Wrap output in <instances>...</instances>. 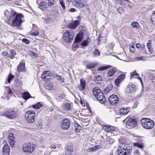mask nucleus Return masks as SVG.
I'll use <instances>...</instances> for the list:
<instances>
[{
  "mask_svg": "<svg viewBox=\"0 0 155 155\" xmlns=\"http://www.w3.org/2000/svg\"><path fill=\"white\" fill-rule=\"evenodd\" d=\"M92 91L94 95L100 103L103 104L106 102V99L103 93L98 87L94 88Z\"/></svg>",
  "mask_w": 155,
  "mask_h": 155,
  "instance_id": "obj_1",
  "label": "nucleus"
},
{
  "mask_svg": "<svg viewBox=\"0 0 155 155\" xmlns=\"http://www.w3.org/2000/svg\"><path fill=\"white\" fill-rule=\"evenodd\" d=\"M140 123L143 127L147 129H152L154 124L153 120L147 118L142 119L140 120Z\"/></svg>",
  "mask_w": 155,
  "mask_h": 155,
  "instance_id": "obj_2",
  "label": "nucleus"
},
{
  "mask_svg": "<svg viewBox=\"0 0 155 155\" xmlns=\"http://www.w3.org/2000/svg\"><path fill=\"white\" fill-rule=\"evenodd\" d=\"M74 33L72 31L66 30L64 33L63 36V39L66 42H71L73 39Z\"/></svg>",
  "mask_w": 155,
  "mask_h": 155,
  "instance_id": "obj_3",
  "label": "nucleus"
},
{
  "mask_svg": "<svg viewBox=\"0 0 155 155\" xmlns=\"http://www.w3.org/2000/svg\"><path fill=\"white\" fill-rule=\"evenodd\" d=\"M23 17V16L21 14L19 13L16 15L12 21V26L18 27H20L22 22L21 18Z\"/></svg>",
  "mask_w": 155,
  "mask_h": 155,
  "instance_id": "obj_4",
  "label": "nucleus"
},
{
  "mask_svg": "<svg viewBox=\"0 0 155 155\" xmlns=\"http://www.w3.org/2000/svg\"><path fill=\"white\" fill-rule=\"evenodd\" d=\"M35 145L32 143L25 144L22 146V150L25 152L30 153L34 150Z\"/></svg>",
  "mask_w": 155,
  "mask_h": 155,
  "instance_id": "obj_5",
  "label": "nucleus"
},
{
  "mask_svg": "<svg viewBox=\"0 0 155 155\" xmlns=\"http://www.w3.org/2000/svg\"><path fill=\"white\" fill-rule=\"evenodd\" d=\"M124 147H122L121 146H119L117 149L118 155H126L127 153H128L131 150L130 147L128 146H124Z\"/></svg>",
  "mask_w": 155,
  "mask_h": 155,
  "instance_id": "obj_6",
  "label": "nucleus"
},
{
  "mask_svg": "<svg viewBox=\"0 0 155 155\" xmlns=\"http://www.w3.org/2000/svg\"><path fill=\"white\" fill-rule=\"evenodd\" d=\"M16 114L15 111L9 109L4 112L2 116H5L8 119H12L15 118Z\"/></svg>",
  "mask_w": 155,
  "mask_h": 155,
  "instance_id": "obj_7",
  "label": "nucleus"
},
{
  "mask_svg": "<svg viewBox=\"0 0 155 155\" xmlns=\"http://www.w3.org/2000/svg\"><path fill=\"white\" fill-rule=\"evenodd\" d=\"M136 126V120L133 117L129 118L126 122V127L129 129L135 127Z\"/></svg>",
  "mask_w": 155,
  "mask_h": 155,
  "instance_id": "obj_8",
  "label": "nucleus"
},
{
  "mask_svg": "<svg viewBox=\"0 0 155 155\" xmlns=\"http://www.w3.org/2000/svg\"><path fill=\"white\" fill-rule=\"evenodd\" d=\"M70 122L69 120L67 118L63 119L61 123V129L62 130L68 129L70 127Z\"/></svg>",
  "mask_w": 155,
  "mask_h": 155,
  "instance_id": "obj_9",
  "label": "nucleus"
},
{
  "mask_svg": "<svg viewBox=\"0 0 155 155\" xmlns=\"http://www.w3.org/2000/svg\"><path fill=\"white\" fill-rule=\"evenodd\" d=\"M110 103L112 105H115L119 103V99L116 95L113 94L108 98Z\"/></svg>",
  "mask_w": 155,
  "mask_h": 155,
  "instance_id": "obj_10",
  "label": "nucleus"
},
{
  "mask_svg": "<svg viewBox=\"0 0 155 155\" xmlns=\"http://www.w3.org/2000/svg\"><path fill=\"white\" fill-rule=\"evenodd\" d=\"M136 89L135 85L132 83H130L126 88L125 92L127 94H131L135 91Z\"/></svg>",
  "mask_w": 155,
  "mask_h": 155,
  "instance_id": "obj_11",
  "label": "nucleus"
},
{
  "mask_svg": "<svg viewBox=\"0 0 155 155\" xmlns=\"http://www.w3.org/2000/svg\"><path fill=\"white\" fill-rule=\"evenodd\" d=\"M8 139L9 143L10 146L14 147L15 138L13 133H10L9 134Z\"/></svg>",
  "mask_w": 155,
  "mask_h": 155,
  "instance_id": "obj_12",
  "label": "nucleus"
},
{
  "mask_svg": "<svg viewBox=\"0 0 155 155\" xmlns=\"http://www.w3.org/2000/svg\"><path fill=\"white\" fill-rule=\"evenodd\" d=\"M80 21L78 20H76L73 22H70L68 25V27L71 29H75L79 23Z\"/></svg>",
  "mask_w": 155,
  "mask_h": 155,
  "instance_id": "obj_13",
  "label": "nucleus"
},
{
  "mask_svg": "<svg viewBox=\"0 0 155 155\" xmlns=\"http://www.w3.org/2000/svg\"><path fill=\"white\" fill-rule=\"evenodd\" d=\"M125 78V75L124 74H121L115 80V83L117 86H119L120 83Z\"/></svg>",
  "mask_w": 155,
  "mask_h": 155,
  "instance_id": "obj_14",
  "label": "nucleus"
},
{
  "mask_svg": "<svg viewBox=\"0 0 155 155\" xmlns=\"http://www.w3.org/2000/svg\"><path fill=\"white\" fill-rule=\"evenodd\" d=\"M73 4L78 8H82L84 6L83 3L81 0H75Z\"/></svg>",
  "mask_w": 155,
  "mask_h": 155,
  "instance_id": "obj_15",
  "label": "nucleus"
},
{
  "mask_svg": "<svg viewBox=\"0 0 155 155\" xmlns=\"http://www.w3.org/2000/svg\"><path fill=\"white\" fill-rule=\"evenodd\" d=\"M83 34L81 32H79L74 39V42L75 43H77L81 42L83 39Z\"/></svg>",
  "mask_w": 155,
  "mask_h": 155,
  "instance_id": "obj_16",
  "label": "nucleus"
},
{
  "mask_svg": "<svg viewBox=\"0 0 155 155\" xmlns=\"http://www.w3.org/2000/svg\"><path fill=\"white\" fill-rule=\"evenodd\" d=\"M10 147L8 144L5 145L3 148L2 153L4 155H9Z\"/></svg>",
  "mask_w": 155,
  "mask_h": 155,
  "instance_id": "obj_17",
  "label": "nucleus"
},
{
  "mask_svg": "<svg viewBox=\"0 0 155 155\" xmlns=\"http://www.w3.org/2000/svg\"><path fill=\"white\" fill-rule=\"evenodd\" d=\"M25 69V64L23 62H20L17 67V70L19 72L23 71Z\"/></svg>",
  "mask_w": 155,
  "mask_h": 155,
  "instance_id": "obj_18",
  "label": "nucleus"
},
{
  "mask_svg": "<svg viewBox=\"0 0 155 155\" xmlns=\"http://www.w3.org/2000/svg\"><path fill=\"white\" fill-rule=\"evenodd\" d=\"M48 6H49L48 5V4H47L46 3L43 2H40L39 5V8L42 10H45L46 9Z\"/></svg>",
  "mask_w": 155,
  "mask_h": 155,
  "instance_id": "obj_19",
  "label": "nucleus"
},
{
  "mask_svg": "<svg viewBox=\"0 0 155 155\" xmlns=\"http://www.w3.org/2000/svg\"><path fill=\"white\" fill-rule=\"evenodd\" d=\"M35 113L32 110H28L26 112L25 114V117H35Z\"/></svg>",
  "mask_w": 155,
  "mask_h": 155,
  "instance_id": "obj_20",
  "label": "nucleus"
},
{
  "mask_svg": "<svg viewBox=\"0 0 155 155\" xmlns=\"http://www.w3.org/2000/svg\"><path fill=\"white\" fill-rule=\"evenodd\" d=\"M21 94L23 98L25 100H27L30 98L32 97L28 92H25L22 93Z\"/></svg>",
  "mask_w": 155,
  "mask_h": 155,
  "instance_id": "obj_21",
  "label": "nucleus"
},
{
  "mask_svg": "<svg viewBox=\"0 0 155 155\" xmlns=\"http://www.w3.org/2000/svg\"><path fill=\"white\" fill-rule=\"evenodd\" d=\"M80 87L79 89L80 90H83L85 88L86 86V81H85L82 79H81Z\"/></svg>",
  "mask_w": 155,
  "mask_h": 155,
  "instance_id": "obj_22",
  "label": "nucleus"
},
{
  "mask_svg": "<svg viewBox=\"0 0 155 155\" xmlns=\"http://www.w3.org/2000/svg\"><path fill=\"white\" fill-rule=\"evenodd\" d=\"M129 108H121L120 109V114L123 115L127 114L129 112Z\"/></svg>",
  "mask_w": 155,
  "mask_h": 155,
  "instance_id": "obj_23",
  "label": "nucleus"
},
{
  "mask_svg": "<svg viewBox=\"0 0 155 155\" xmlns=\"http://www.w3.org/2000/svg\"><path fill=\"white\" fill-rule=\"evenodd\" d=\"M45 88L50 90H51L53 87V85L51 83L48 82V81L45 83Z\"/></svg>",
  "mask_w": 155,
  "mask_h": 155,
  "instance_id": "obj_24",
  "label": "nucleus"
},
{
  "mask_svg": "<svg viewBox=\"0 0 155 155\" xmlns=\"http://www.w3.org/2000/svg\"><path fill=\"white\" fill-rule=\"evenodd\" d=\"M116 69L115 68L110 69L107 73V76L108 77L112 76L116 72Z\"/></svg>",
  "mask_w": 155,
  "mask_h": 155,
  "instance_id": "obj_25",
  "label": "nucleus"
},
{
  "mask_svg": "<svg viewBox=\"0 0 155 155\" xmlns=\"http://www.w3.org/2000/svg\"><path fill=\"white\" fill-rule=\"evenodd\" d=\"M25 119L28 123H31L35 121V117H25Z\"/></svg>",
  "mask_w": 155,
  "mask_h": 155,
  "instance_id": "obj_26",
  "label": "nucleus"
},
{
  "mask_svg": "<svg viewBox=\"0 0 155 155\" xmlns=\"http://www.w3.org/2000/svg\"><path fill=\"white\" fill-rule=\"evenodd\" d=\"M10 55L9 56V57L11 59H13L15 58V56L17 54L15 51L13 50H11L10 51Z\"/></svg>",
  "mask_w": 155,
  "mask_h": 155,
  "instance_id": "obj_27",
  "label": "nucleus"
},
{
  "mask_svg": "<svg viewBox=\"0 0 155 155\" xmlns=\"http://www.w3.org/2000/svg\"><path fill=\"white\" fill-rule=\"evenodd\" d=\"M102 80L101 77L99 75H97L95 76V78L94 79L95 83L97 84H100L101 83Z\"/></svg>",
  "mask_w": 155,
  "mask_h": 155,
  "instance_id": "obj_28",
  "label": "nucleus"
},
{
  "mask_svg": "<svg viewBox=\"0 0 155 155\" xmlns=\"http://www.w3.org/2000/svg\"><path fill=\"white\" fill-rule=\"evenodd\" d=\"M66 152L67 153H72L73 152V148L71 146H68L66 147Z\"/></svg>",
  "mask_w": 155,
  "mask_h": 155,
  "instance_id": "obj_29",
  "label": "nucleus"
},
{
  "mask_svg": "<svg viewBox=\"0 0 155 155\" xmlns=\"http://www.w3.org/2000/svg\"><path fill=\"white\" fill-rule=\"evenodd\" d=\"M5 93L8 94V96H10L12 93V90L11 88L8 87H6L5 88Z\"/></svg>",
  "mask_w": 155,
  "mask_h": 155,
  "instance_id": "obj_30",
  "label": "nucleus"
},
{
  "mask_svg": "<svg viewBox=\"0 0 155 155\" xmlns=\"http://www.w3.org/2000/svg\"><path fill=\"white\" fill-rule=\"evenodd\" d=\"M63 108L65 110H69L71 108V104L68 103H66L63 104Z\"/></svg>",
  "mask_w": 155,
  "mask_h": 155,
  "instance_id": "obj_31",
  "label": "nucleus"
},
{
  "mask_svg": "<svg viewBox=\"0 0 155 155\" xmlns=\"http://www.w3.org/2000/svg\"><path fill=\"white\" fill-rule=\"evenodd\" d=\"M31 35L34 36H37L39 34V32L36 29H33L31 31Z\"/></svg>",
  "mask_w": 155,
  "mask_h": 155,
  "instance_id": "obj_32",
  "label": "nucleus"
},
{
  "mask_svg": "<svg viewBox=\"0 0 155 155\" xmlns=\"http://www.w3.org/2000/svg\"><path fill=\"white\" fill-rule=\"evenodd\" d=\"M105 127H106L105 130H106V131L109 132H110L111 131L114 130V127L111 126H106Z\"/></svg>",
  "mask_w": 155,
  "mask_h": 155,
  "instance_id": "obj_33",
  "label": "nucleus"
},
{
  "mask_svg": "<svg viewBox=\"0 0 155 155\" xmlns=\"http://www.w3.org/2000/svg\"><path fill=\"white\" fill-rule=\"evenodd\" d=\"M151 22L153 24L155 23V11L153 12V14L150 17Z\"/></svg>",
  "mask_w": 155,
  "mask_h": 155,
  "instance_id": "obj_34",
  "label": "nucleus"
},
{
  "mask_svg": "<svg viewBox=\"0 0 155 155\" xmlns=\"http://www.w3.org/2000/svg\"><path fill=\"white\" fill-rule=\"evenodd\" d=\"M100 51H98L97 49H95L93 52V57H96L99 56L100 55Z\"/></svg>",
  "mask_w": 155,
  "mask_h": 155,
  "instance_id": "obj_35",
  "label": "nucleus"
},
{
  "mask_svg": "<svg viewBox=\"0 0 155 155\" xmlns=\"http://www.w3.org/2000/svg\"><path fill=\"white\" fill-rule=\"evenodd\" d=\"M42 106V104L39 102L32 105L33 108L36 109H38Z\"/></svg>",
  "mask_w": 155,
  "mask_h": 155,
  "instance_id": "obj_36",
  "label": "nucleus"
},
{
  "mask_svg": "<svg viewBox=\"0 0 155 155\" xmlns=\"http://www.w3.org/2000/svg\"><path fill=\"white\" fill-rule=\"evenodd\" d=\"M89 42V40L87 39L86 40H84L83 42H81V45L83 47L86 46L88 45Z\"/></svg>",
  "mask_w": 155,
  "mask_h": 155,
  "instance_id": "obj_37",
  "label": "nucleus"
},
{
  "mask_svg": "<svg viewBox=\"0 0 155 155\" xmlns=\"http://www.w3.org/2000/svg\"><path fill=\"white\" fill-rule=\"evenodd\" d=\"M131 26L132 27L137 28H139L140 27L139 23L137 22H132L131 24Z\"/></svg>",
  "mask_w": 155,
  "mask_h": 155,
  "instance_id": "obj_38",
  "label": "nucleus"
},
{
  "mask_svg": "<svg viewBox=\"0 0 155 155\" xmlns=\"http://www.w3.org/2000/svg\"><path fill=\"white\" fill-rule=\"evenodd\" d=\"M96 65L94 63H91L87 64L86 66L87 69H91V68H94Z\"/></svg>",
  "mask_w": 155,
  "mask_h": 155,
  "instance_id": "obj_39",
  "label": "nucleus"
},
{
  "mask_svg": "<svg viewBox=\"0 0 155 155\" xmlns=\"http://www.w3.org/2000/svg\"><path fill=\"white\" fill-rule=\"evenodd\" d=\"M113 88V85L111 84H110L105 89V92L107 93L110 91Z\"/></svg>",
  "mask_w": 155,
  "mask_h": 155,
  "instance_id": "obj_40",
  "label": "nucleus"
},
{
  "mask_svg": "<svg viewBox=\"0 0 155 155\" xmlns=\"http://www.w3.org/2000/svg\"><path fill=\"white\" fill-rule=\"evenodd\" d=\"M56 78L58 80L60 81L61 82H64V79L62 76L58 75H56Z\"/></svg>",
  "mask_w": 155,
  "mask_h": 155,
  "instance_id": "obj_41",
  "label": "nucleus"
},
{
  "mask_svg": "<svg viewBox=\"0 0 155 155\" xmlns=\"http://www.w3.org/2000/svg\"><path fill=\"white\" fill-rule=\"evenodd\" d=\"M110 66H109V65H108L107 66H106L105 67H102L100 68H98V69H97V71H102L105 70L106 69L109 68Z\"/></svg>",
  "mask_w": 155,
  "mask_h": 155,
  "instance_id": "obj_42",
  "label": "nucleus"
},
{
  "mask_svg": "<svg viewBox=\"0 0 155 155\" xmlns=\"http://www.w3.org/2000/svg\"><path fill=\"white\" fill-rule=\"evenodd\" d=\"M59 2L60 5L62 7V9L64 10L65 9V7L64 5L63 1V0H60L59 1Z\"/></svg>",
  "mask_w": 155,
  "mask_h": 155,
  "instance_id": "obj_43",
  "label": "nucleus"
},
{
  "mask_svg": "<svg viewBox=\"0 0 155 155\" xmlns=\"http://www.w3.org/2000/svg\"><path fill=\"white\" fill-rule=\"evenodd\" d=\"M48 5L49 6H52L54 4V0H48Z\"/></svg>",
  "mask_w": 155,
  "mask_h": 155,
  "instance_id": "obj_44",
  "label": "nucleus"
},
{
  "mask_svg": "<svg viewBox=\"0 0 155 155\" xmlns=\"http://www.w3.org/2000/svg\"><path fill=\"white\" fill-rule=\"evenodd\" d=\"M133 145L140 148H141L143 147L142 145L140 144L139 143H134L133 144Z\"/></svg>",
  "mask_w": 155,
  "mask_h": 155,
  "instance_id": "obj_45",
  "label": "nucleus"
},
{
  "mask_svg": "<svg viewBox=\"0 0 155 155\" xmlns=\"http://www.w3.org/2000/svg\"><path fill=\"white\" fill-rule=\"evenodd\" d=\"M135 76H139V74L136 72V70H135L132 73H131L130 79H131L133 77Z\"/></svg>",
  "mask_w": 155,
  "mask_h": 155,
  "instance_id": "obj_46",
  "label": "nucleus"
},
{
  "mask_svg": "<svg viewBox=\"0 0 155 155\" xmlns=\"http://www.w3.org/2000/svg\"><path fill=\"white\" fill-rule=\"evenodd\" d=\"M29 54L35 57H37L38 56V54L37 53L32 51H30L29 52Z\"/></svg>",
  "mask_w": 155,
  "mask_h": 155,
  "instance_id": "obj_47",
  "label": "nucleus"
},
{
  "mask_svg": "<svg viewBox=\"0 0 155 155\" xmlns=\"http://www.w3.org/2000/svg\"><path fill=\"white\" fill-rule=\"evenodd\" d=\"M15 82L16 86H21L22 84V83L21 82L17 80L15 81Z\"/></svg>",
  "mask_w": 155,
  "mask_h": 155,
  "instance_id": "obj_48",
  "label": "nucleus"
},
{
  "mask_svg": "<svg viewBox=\"0 0 155 155\" xmlns=\"http://www.w3.org/2000/svg\"><path fill=\"white\" fill-rule=\"evenodd\" d=\"M37 127L38 128V130H40L42 128V124L41 123H38L37 124Z\"/></svg>",
  "mask_w": 155,
  "mask_h": 155,
  "instance_id": "obj_49",
  "label": "nucleus"
},
{
  "mask_svg": "<svg viewBox=\"0 0 155 155\" xmlns=\"http://www.w3.org/2000/svg\"><path fill=\"white\" fill-rule=\"evenodd\" d=\"M14 77V76L12 75L9 76V77L8 79V81L9 83H10L11 80Z\"/></svg>",
  "mask_w": 155,
  "mask_h": 155,
  "instance_id": "obj_50",
  "label": "nucleus"
},
{
  "mask_svg": "<svg viewBox=\"0 0 155 155\" xmlns=\"http://www.w3.org/2000/svg\"><path fill=\"white\" fill-rule=\"evenodd\" d=\"M22 41L23 42H24L27 44H29L30 43L29 41L26 38L23 39L22 40Z\"/></svg>",
  "mask_w": 155,
  "mask_h": 155,
  "instance_id": "obj_51",
  "label": "nucleus"
},
{
  "mask_svg": "<svg viewBox=\"0 0 155 155\" xmlns=\"http://www.w3.org/2000/svg\"><path fill=\"white\" fill-rule=\"evenodd\" d=\"M147 46L148 48V50L150 52H151V43H148L147 44Z\"/></svg>",
  "mask_w": 155,
  "mask_h": 155,
  "instance_id": "obj_52",
  "label": "nucleus"
},
{
  "mask_svg": "<svg viewBox=\"0 0 155 155\" xmlns=\"http://www.w3.org/2000/svg\"><path fill=\"white\" fill-rule=\"evenodd\" d=\"M45 74H44V72H43L42 74L41 75V78L42 80L45 81L46 80L47 77L45 75Z\"/></svg>",
  "mask_w": 155,
  "mask_h": 155,
  "instance_id": "obj_53",
  "label": "nucleus"
},
{
  "mask_svg": "<svg viewBox=\"0 0 155 155\" xmlns=\"http://www.w3.org/2000/svg\"><path fill=\"white\" fill-rule=\"evenodd\" d=\"M44 74H45L46 77H50L51 75V74L48 71H44Z\"/></svg>",
  "mask_w": 155,
  "mask_h": 155,
  "instance_id": "obj_54",
  "label": "nucleus"
},
{
  "mask_svg": "<svg viewBox=\"0 0 155 155\" xmlns=\"http://www.w3.org/2000/svg\"><path fill=\"white\" fill-rule=\"evenodd\" d=\"M2 54L4 56H7L9 57V54L7 52L4 51L2 53Z\"/></svg>",
  "mask_w": 155,
  "mask_h": 155,
  "instance_id": "obj_55",
  "label": "nucleus"
},
{
  "mask_svg": "<svg viewBox=\"0 0 155 155\" xmlns=\"http://www.w3.org/2000/svg\"><path fill=\"white\" fill-rule=\"evenodd\" d=\"M96 150V149L94 148H90L87 149V150L89 152L95 151Z\"/></svg>",
  "mask_w": 155,
  "mask_h": 155,
  "instance_id": "obj_56",
  "label": "nucleus"
},
{
  "mask_svg": "<svg viewBox=\"0 0 155 155\" xmlns=\"http://www.w3.org/2000/svg\"><path fill=\"white\" fill-rule=\"evenodd\" d=\"M135 48L133 46H131L130 47L129 50L131 52H134V51Z\"/></svg>",
  "mask_w": 155,
  "mask_h": 155,
  "instance_id": "obj_57",
  "label": "nucleus"
},
{
  "mask_svg": "<svg viewBox=\"0 0 155 155\" xmlns=\"http://www.w3.org/2000/svg\"><path fill=\"white\" fill-rule=\"evenodd\" d=\"M118 12L120 14L122 13L123 12L122 8H120L117 10Z\"/></svg>",
  "mask_w": 155,
  "mask_h": 155,
  "instance_id": "obj_58",
  "label": "nucleus"
},
{
  "mask_svg": "<svg viewBox=\"0 0 155 155\" xmlns=\"http://www.w3.org/2000/svg\"><path fill=\"white\" fill-rule=\"evenodd\" d=\"M114 142V140L112 139V138H110L109 140V143L110 144H112Z\"/></svg>",
  "mask_w": 155,
  "mask_h": 155,
  "instance_id": "obj_59",
  "label": "nucleus"
},
{
  "mask_svg": "<svg viewBox=\"0 0 155 155\" xmlns=\"http://www.w3.org/2000/svg\"><path fill=\"white\" fill-rule=\"evenodd\" d=\"M65 95L63 94H61L60 95L59 97L62 99H65Z\"/></svg>",
  "mask_w": 155,
  "mask_h": 155,
  "instance_id": "obj_60",
  "label": "nucleus"
},
{
  "mask_svg": "<svg viewBox=\"0 0 155 155\" xmlns=\"http://www.w3.org/2000/svg\"><path fill=\"white\" fill-rule=\"evenodd\" d=\"M136 47L137 48H139L140 47H141L140 44L139 43L136 44Z\"/></svg>",
  "mask_w": 155,
  "mask_h": 155,
  "instance_id": "obj_61",
  "label": "nucleus"
},
{
  "mask_svg": "<svg viewBox=\"0 0 155 155\" xmlns=\"http://www.w3.org/2000/svg\"><path fill=\"white\" fill-rule=\"evenodd\" d=\"M49 148L51 147L53 149H55L56 148V146L52 144L51 146H49Z\"/></svg>",
  "mask_w": 155,
  "mask_h": 155,
  "instance_id": "obj_62",
  "label": "nucleus"
},
{
  "mask_svg": "<svg viewBox=\"0 0 155 155\" xmlns=\"http://www.w3.org/2000/svg\"><path fill=\"white\" fill-rule=\"evenodd\" d=\"M75 11H76V10L75 9L73 8H71L69 10V11L71 12H75Z\"/></svg>",
  "mask_w": 155,
  "mask_h": 155,
  "instance_id": "obj_63",
  "label": "nucleus"
},
{
  "mask_svg": "<svg viewBox=\"0 0 155 155\" xmlns=\"http://www.w3.org/2000/svg\"><path fill=\"white\" fill-rule=\"evenodd\" d=\"M119 146H121V147H124V146H127V145H126V144H125L124 143L120 144V145Z\"/></svg>",
  "mask_w": 155,
  "mask_h": 155,
  "instance_id": "obj_64",
  "label": "nucleus"
}]
</instances>
